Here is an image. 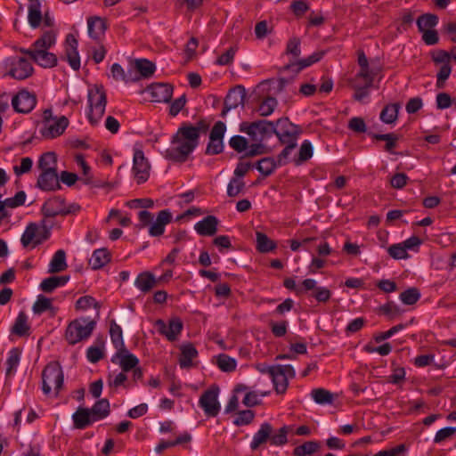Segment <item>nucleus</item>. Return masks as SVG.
Here are the masks:
<instances>
[{"label":"nucleus","instance_id":"obj_50","mask_svg":"<svg viewBox=\"0 0 456 456\" xmlns=\"http://www.w3.org/2000/svg\"><path fill=\"white\" fill-rule=\"evenodd\" d=\"M110 334L112 342L115 346L118 348H124V341L122 338V330L119 325H118L115 321H111Z\"/></svg>","mask_w":456,"mask_h":456},{"label":"nucleus","instance_id":"obj_24","mask_svg":"<svg viewBox=\"0 0 456 456\" xmlns=\"http://www.w3.org/2000/svg\"><path fill=\"white\" fill-rule=\"evenodd\" d=\"M218 221L214 216H208L195 224L196 232L203 236H211L216 232Z\"/></svg>","mask_w":456,"mask_h":456},{"label":"nucleus","instance_id":"obj_15","mask_svg":"<svg viewBox=\"0 0 456 456\" xmlns=\"http://www.w3.org/2000/svg\"><path fill=\"white\" fill-rule=\"evenodd\" d=\"M37 104V97L26 90L20 91L12 99V105L20 113L30 112Z\"/></svg>","mask_w":456,"mask_h":456},{"label":"nucleus","instance_id":"obj_51","mask_svg":"<svg viewBox=\"0 0 456 456\" xmlns=\"http://www.w3.org/2000/svg\"><path fill=\"white\" fill-rule=\"evenodd\" d=\"M216 364L223 371H232L236 368V361L224 354L217 356Z\"/></svg>","mask_w":456,"mask_h":456},{"label":"nucleus","instance_id":"obj_28","mask_svg":"<svg viewBox=\"0 0 456 456\" xmlns=\"http://www.w3.org/2000/svg\"><path fill=\"white\" fill-rule=\"evenodd\" d=\"M73 420L75 428L81 429L96 421L97 418L92 415L89 409L78 408L73 414Z\"/></svg>","mask_w":456,"mask_h":456},{"label":"nucleus","instance_id":"obj_29","mask_svg":"<svg viewBox=\"0 0 456 456\" xmlns=\"http://www.w3.org/2000/svg\"><path fill=\"white\" fill-rule=\"evenodd\" d=\"M273 432V428L269 423L261 425L259 430L255 434L253 441L250 444L252 450L258 449L262 444L270 440V435Z\"/></svg>","mask_w":456,"mask_h":456},{"label":"nucleus","instance_id":"obj_44","mask_svg":"<svg viewBox=\"0 0 456 456\" xmlns=\"http://www.w3.org/2000/svg\"><path fill=\"white\" fill-rule=\"evenodd\" d=\"M320 449V444L314 441H308L304 443L303 444L297 446L294 449V455L296 456H308Z\"/></svg>","mask_w":456,"mask_h":456},{"label":"nucleus","instance_id":"obj_5","mask_svg":"<svg viewBox=\"0 0 456 456\" xmlns=\"http://www.w3.org/2000/svg\"><path fill=\"white\" fill-rule=\"evenodd\" d=\"M96 326L94 320L85 318L72 321L65 331V338L70 345H75L82 340L88 338Z\"/></svg>","mask_w":456,"mask_h":456},{"label":"nucleus","instance_id":"obj_3","mask_svg":"<svg viewBox=\"0 0 456 456\" xmlns=\"http://www.w3.org/2000/svg\"><path fill=\"white\" fill-rule=\"evenodd\" d=\"M55 41V34L53 31H47L33 44L31 49H21L20 52L28 55L38 65L52 68L57 64V57L50 53L49 49Z\"/></svg>","mask_w":456,"mask_h":456},{"label":"nucleus","instance_id":"obj_46","mask_svg":"<svg viewBox=\"0 0 456 456\" xmlns=\"http://www.w3.org/2000/svg\"><path fill=\"white\" fill-rule=\"evenodd\" d=\"M104 341L98 339L96 346H91L87 350V358L91 362H97L103 357Z\"/></svg>","mask_w":456,"mask_h":456},{"label":"nucleus","instance_id":"obj_18","mask_svg":"<svg viewBox=\"0 0 456 456\" xmlns=\"http://www.w3.org/2000/svg\"><path fill=\"white\" fill-rule=\"evenodd\" d=\"M245 96L246 92L243 86H239L232 89L225 97L222 116H225L230 110L238 106H244Z\"/></svg>","mask_w":456,"mask_h":456},{"label":"nucleus","instance_id":"obj_55","mask_svg":"<svg viewBox=\"0 0 456 456\" xmlns=\"http://www.w3.org/2000/svg\"><path fill=\"white\" fill-rule=\"evenodd\" d=\"M373 138L379 141H386L387 143L385 145V149L388 152H392V150L396 146V142L398 140L397 135L395 134H373Z\"/></svg>","mask_w":456,"mask_h":456},{"label":"nucleus","instance_id":"obj_25","mask_svg":"<svg viewBox=\"0 0 456 456\" xmlns=\"http://www.w3.org/2000/svg\"><path fill=\"white\" fill-rule=\"evenodd\" d=\"M37 185L44 191H53L59 188L60 185L57 172H42L38 177Z\"/></svg>","mask_w":456,"mask_h":456},{"label":"nucleus","instance_id":"obj_22","mask_svg":"<svg viewBox=\"0 0 456 456\" xmlns=\"http://www.w3.org/2000/svg\"><path fill=\"white\" fill-rule=\"evenodd\" d=\"M116 357L119 360V365L124 372L137 368L139 362L138 359L125 347L118 349Z\"/></svg>","mask_w":456,"mask_h":456},{"label":"nucleus","instance_id":"obj_31","mask_svg":"<svg viewBox=\"0 0 456 456\" xmlns=\"http://www.w3.org/2000/svg\"><path fill=\"white\" fill-rule=\"evenodd\" d=\"M324 55L323 51L314 53L312 55L307 57L306 59L300 60L297 63L289 64L284 67V69H292L295 72L298 73L302 69L308 67L317 61H319L322 56Z\"/></svg>","mask_w":456,"mask_h":456},{"label":"nucleus","instance_id":"obj_64","mask_svg":"<svg viewBox=\"0 0 456 456\" xmlns=\"http://www.w3.org/2000/svg\"><path fill=\"white\" fill-rule=\"evenodd\" d=\"M408 181V176L404 173H396L390 179V184L395 189L403 188Z\"/></svg>","mask_w":456,"mask_h":456},{"label":"nucleus","instance_id":"obj_56","mask_svg":"<svg viewBox=\"0 0 456 456\" xmlns=\"http://www.w3.org/2000/svg\"><path fill=\"white\" fill-rule=\"evenodd\" d=\"M20 361V351L16 348L10 352L9 357L6 361V376L12 375V371L17 367Z\"/></svg>","mask_w":456,"mask_h":456},{"label":"nucleus","instance_id":"obj_49","mask_svg":"<svg viewBox=\"0 0 456 456\" xmlns=\"http://www.w3.org/2000/svg\"><path fill=\"white\" fill-rule=\"evenodd\" d=\"M277 163L272 158H264L257 163V170L265 176L270 175L275 169Z\"/></svg>","mask_w":456,"mask_h":456},{"label":"nucleus","instance_id":"obj_27","mask_svg":"<svg viewBox=\"0 0 456 456\" xmlns=\"http://www.w3.org/2000/svg\"><path fill=\"white\" fill-rule=\"evenodd\" d=\"M171 214L167 210H162L158 214L156 221L150 227L151 236H159L164 232L165 226L171 221Z\"/></svg>","mask_w":456,"mask_h":456},{"label":"nucleus","instance_id":"obj_9","mask_svg":"<svg viewBox=\"0 0 456 456\" xmlns=\"http://www.w3.org/2000/svg\"><path fill=\"white\" fill-rule=\"evenodd\" d=\"M431 59L436 65H441L439 71L436 75V86L438 88H443L444 86L445 81L451 75L452 67H451V55L449 52L444 50H436L431 52Z\"/></svg>","mask_w":456,"mask_h":456},{"label":"nucleus","instance_id":"obj_39","mask_svg":"<svg viewBox=\"0 0 456 456\" xmlns=\"http://www.w3.org/2000/svg\"><path fill=\"white\" fill-rule=\"evenodd\" d=\"M57 158L54 152L43 154L38 161V167L42 172L56 171Z\"/></svg>","mask_w":456,"mask_h":456},{"label":"nucleus","instance_id":"obj_36","mask_svg":"<svg viewBox=\"0 0 456 456\" xmlns=\"http://www.w3.org/2000/svg\"><path fill=\"white\" fill-rule=\"evenodd\" d=\"M67 266L65 251L62 249L57 250L51 260L49 273L62 272L66 270Z\"/></svg>","mask_w":456,"mask_h":456},{"label":"nucleus","instance_id":"obj_54","mask_svg":"<svg viewBox=\"0 0 456 456\" xmlns=\"http://www.w3.org/2000/svg\"><path fill=\"white\" fill-rule=\"evenodd\" d=\"M387 252L391 257L396 260L406 259L409 257V255L402 243L390 246L387 249Z\"/></svg>","mask_w":456,"mask_h":456},{"label":"nucleus","instance_id":"obj_16","mask_svg":"<svg viewBox=\"0 0 456 456\" xmlns=\"http://www.w3.org/2000/svg\"><path fill=\"white\" fill-rule=\"evenodd\" d=\"M225 125L218 121L213 126L210 135H209V143L207 147L208 154H218L222 152L224 144H223V137L225 132Z\"/></svg>","mask_w":456,"mask_h":456},{"label":"nucleus","instance_id":"obj_4","mask_svg":"<svg viewBox=\"0 0 456 456\" xmlns=\"http://www.w3.org/2000/svg\"><path fill=\"white\" fill-rule=\"evenodd\" d=\"M69 124V121L65 116H53L51 109H45L42 114L40 133L45 139H53L61 136Z\"/></svg>","mask_w":456,"mask_h":456},{"label":"nucleus","instance_id":"obj_20","mask_svg":"<svg viewBox=\"0 0 456 456\" xmlns=\"http://www.w3.org/2000/svg\"><path fill=\"white\" fill-rule=\"evenodd\" d=\"M88 34L95 39H101L107 29V21L104 18L99 16H92L87 19Z\"/></svg>","mask_w":456,"mask_h":456},{"label":"nucleus","instance_id":"obj_2","mask_svg":"<svg viewBox=\"0 0 456 456\" xmlns=\"http://www.w3.org/2000/svg\"><path fill=\"white\" fill-rule=\"evenodd\" d=\"M357 61L360 69L354 77L347 81L351 88L354 90V99L361 102L364 97L368 96L369 89L372 86L373 80L380 69L378 67H371L370 65L362 51H358Z\"/></svg>","mask_w":456,"mask_h":456},{"label":"nucleus","instance_id":"obj_48","mask_svg":"<svg viewBox=\"0 0 456 456\" xmlns=\"http://www.w3.org/2000/svg\"><path fill=\"white\" fill-rule=\"evenodd\" d=\"M245 189V183L239 177H233L231 179L227 186V194L229 197H236L241 193Z\"/></svg>","mask_w":456,"mask_h":456},{"label":"nucleus","instance_id":"obj_63","mask_svg":"<svg viewBox=\"0 0 456 456\" xmlns=\"http://www.w3.org/2000/svg\"><path fill=\"white\" fill-rule=\"evenodd\" d=\"M254 412L250 410H245L239 412L238 417L234 420L236 426L249 424L254 419Z\"/></svg>","mask_w":456,"mask_h":456},{"label":"nucleus","instance_id":"obj_62","mask_svg":"<svg viewBox=\"0 0 456 456\" xmlns=\"http://www.w3.org/2000/svg\"><path fill=\"white\" fill-rule=\"evenodd\" d=\"M237 47H230L225 53L220 55L216 61L218 65H230L232 63Z\"/></svg>","mask_w":456,"mask_h":456},{"label":"nucleus","instance_id":"obj_34","mask_svg":"<svg viewBox=\"0 0 456 456\" xmlns=\"http://www.w3.org/2000/svg\"><path fill=\"white\" fill-rule=\"evenodd\" d=\"M110 260V256L107 249L100 248L94 251L89 260V265L93 269L97 270L103 267Z\"/></svg>","mask_w":456,"mask_h":456},{"label":"nucleus","instance_id":"obj_41","mask_svg":"<svg viewBox=\"0 0 456 456\" xmlns=\"http://www.w3.org/2000/svg\"><path fill=\"white\" fill-rule=\"evenodd\" d=\"M28 317L23 312H20L15 320L12 331L18 336H24L28 335Z\"/></svg>","mask_w":456,"mask_h":456},{"label":"nucleus","instance_id":"obj_59","mask_svg":"<svg viewBox=\"0 0 456 456\" xmlns=\"http://www.w3.org/2000/svg\"><path fill=\"white\" fill-rule=\"evenodd\" d=\"M288 427L281 428L277 434L270 435V442L273 445H282L287 443Z\"/></svg>","mask_w":456,"mask_h":456},{"label":"nucleus","instance_id":"obj_1","mask_svg":"<svg viewBox=\"0 0 456 456\" xmlns=\"http://www.w3.org/2000/svg\"><path fill=\"white\" fill-rule=\"evenodd\" d=\"M207 126L200 122L197 126H183L174 136L171 147L167 150L166 157L169 159L183 162L198 144L200 132L206 131Z\"/></svg>","mask_w":456,"mask_h":456},{"label":"nucleus","instance_id":"obj_10","mask_svg":"<svg viewBox=\"0 0 456 456\" xmlns=\"http://www.w3.org/2000/svg\"><path fill=\"white\" fill-rule=\"evenodd\" d=\"M273 133L279 137L282 143H297L300 129L290 123L288 118H281L274 124Z\"/></svg>","mask_w":456,"mask_h":456},{"label":"nucleus","instance_id":"obj_23","mask_svg":"<svg viewBox=\"0 0 456 456\" xmlns=\"http://www.w3.org/2000/svg\"><path fill=\"white\" fill-rule=\"evenodd\" d=\"M42 211L44 216L46 217H53L68 213V211L64 209L63 200L60 198H53L47 200L44 204Z\"/></svg>","mask_w":456,"mask_h":456},{"label":"nucleus","instance_id":"obj_30","mask_svg":"<svg viewBox=\"0 0 456 456\" xmlns=\"http://www.w3.org/2000/svg\"><path fill=\"white\" fill-rule=\"evenodd\" d=\"M158 281L151 273L143 272L137 276L135 285L141 291L147 293L157 286Z\"/></svg>","mask_w":456,"mask_h":456},{"label":"nucleus","instance_id":"obj_26","mask_svg":"<svg viewBox=\"0 0 456 456\" xmlns=\"http://www.w3.org/2000/svg\"><path fill=\"white\" fill-rule=\"evenodd\" d=\"M267 374L272 378L276 392L279 394L284 393L288 387L289 382L283 373L276 370L274 366H269L267 368Z\"/></svg>","mask_w":456,"mask_h":456},{"label":"nucleus","instance_id":"obj_35","mask_svg":"<svg viewBox=\"0 0 456 456\" xmlns=\"http://www.w3.org/2000/svg\"><path fill=\"white\" fill-rule=\"evenodd\" d=\"M28 20L31 27L37 28L43 20L39 1L31 2L28 6Z\"/></svg>","mask_w":456,"mask_h":456},{"label":"nucleus","instance_id":"obj_58","mask_svg":"<svg viewBox=\"0 0 456 456\" xmlns=\"http://www.w3.org/2000/svg\"><path fill=\"white\" fill-rule=\"evenodd\" d=\"M52 308V300L44 296H39L37 302L33 305V311L36 314H41Z\"/></svg>","mask_w":456,"mask_h":456},{"label":"nucleus","instance_id":"obj_11","mask_svg":"<svg viewBox=\"0 0 456 456\" xmlns=\"http://www.w3.org/2000/svg\"><path fill=\"white\" fill-rule=\"evenodd\" d=\"M49 228L46 226L45 221L41 226L36 224H30L21 237L23 246L27 247L29 244L37 245L49 236Z\"/></svg>","mask_w":456,"mask_h":456},{"label":"nucleus","instance_id":"obj_6","mask_svg":"<svg viewBox=\"0 0 456 456\" xmlns=\"http://www.w3.org/2000/svg\"><path fill=\"white\" fill-rule=\"evenodd\" d=\"M43 392L49 395L52 391L53 395L57 396L63 386V372L61 365L56 362L49 363L42 374Z\"/></svg>","mask_w":456,"mask_h":456},{"label":"nucleus","instance_id":"obj_37","mask_svg":"<svg viewBox=\"0 0 456 456\" xmlns=\"http://www.w3.org/2000/svg\"><path fill=\"white\" fill-rule=\"evenodd\" d=\"M400 108L398 102L386 105L380 113V119L386 124L394 123L397 119Z\"/></svg>","mask_w":456,"mask_h":456},{"label":"nucleus","instance_id":"obj_40","mask_svg":"<svg viewBox=\"0 0 456 456\" xmlns=\"http://www.w3.org/2000/svg\"><path fill=\"white\" fill-rule=\"evenodd\" d=\"M256 248L261 253H266L275 248L276 244L273 240L269 239L265 233L256 232Z\"/></svg>","mask_w":456,"mask_h":456},{"label":"nucleus","instance_id":"obj_17","mask_svg":"<svg viewBox=\"0 0 456 456\" xmlns=\"http://www.w3.org/2000/svg\"><path fill=\"white\" fill-rule=\"evenodd\" d=\"M155 327L158 331L164 335L168 340L174 341L183 329V322L177 317L172 318L168 324L162 320H157Z\"/></svg>","mask_w":456,"mask_h":456},{"label":"nucleus","instance_id":"obj_61","mask_svg":"<svg viewBox=\"0 0 456 456\" xmlns=\"http://www.w3.org/2000/svg\"><path fill=\"white\" fill-rule=\"evenodd\" d=\"M92 305H94L97 309L100 308L99 303L96 302L95 299L90 296L82 297L78 298V300L76 303V307L77 309L79 310H86Z\"/></svg>","mask_w":456,"mask_h":456},{"label":"nucleus","instance_id":"obj_57","mask_svg":"<svg viewBox=\"0 0 456 456\" xmlns=\"http://www.w3.org/2000/svg\"><path fill=\"white\" fill-rule=\"evenodd\" d=\"M300 45V38L297 37H291L287 44L286 53L291 54L295 58L299 57V55L301 54Z\"/></svg>","mask_w":456,"mask_h":456},{"label":"nucleus","instance_id":"obj_60","mask_svg":"<svg viewBox=\"0 0 456 456\" xmlns=\"http://www.w3.org/2000/svg\"><path fill=\"white\" fill-rule=\"evenodd\" d=\"M290 9L297 17H301L309 10V5L305 0H296L291 3Z\"/></svg>","mask_w":456,"mask_h":456},{"label":"nucleus","instance_id":"obj_52","mask_svg":"<svg viewBox=\"0 0 456 456\" xmlns=\"http://www.w3.org/2000/svg\"><path fill=\"white\" fill-rule=\"evenodd\" d=\"M420 297L419 291L416 288H410L400 294V299L405 305H413Z\"/></svg>","mask_w":456,"mask_h":456},{"label":"nucleus","instance_id":"obj_43","mask_svg":"<svg viewBox=\"0 0 456 456\" xmlns=\"http://www.w3.org/2000/svg\"><path fill=\"white\" fill-rule=\"evenodd\" d=\"M92 415L98 419L107 417L110 413V403L107 399H102L95 403L90 410Z\"/></svg>","mask_w":456,"mask_h":456},{"label":"nucleus","instance_id":"obj_7","mask_svg":"<svg viewBox=\"0 0 456 456\" xmlns=\"http://www.w3.org/2000/svg\"><path fill=\"white\" fill-rule=\"evenodd\" d=\"M88 102L90 111L88 114L89 121L92 125H96L103 117L107 98L102 86H94L88 91Z\"/></svg>","mask_w":456,"mask_h":456},{"label":"nucleus","instance_id":"obj_32","mask_svg":"<svg viewBox=\"0 0 456 456\" xmlns=\"http://www.w3.org/2000/svg\"><path fill=\"white\" fill-rule=\"evenodd\" d=\"M181 356L179 363L182 368H189L192 365V359L197 356V350L191 344L183 345L180 347Z\"/></svg>","mask_w":456,"mask_h":456},{"label":"nucleus","instance_id":"obj_47","mask_svg":"<svg viewBox=\"0 0 456 456\" xmlns=\"http://www.w3.org/2000/svg\"><path fill=\"white\" fill-rule=\"evenodd\" d=\"M135 69L140 72V74L142 77H149L154 73L155 65L146 59L136 60Z\"/></svg>","mask_w":456,"mask_h":456},{"label":"nucleus","instance_id":"obj_8","mask_svg":"<svg viewBox=\"0 0 456 456\" xmlns=\"http://www.w3.org/2000/svg\"><path fill=\"white\" fill-rule=\"evenodd\" d=\"M5 69L7 76L18 80L26 79L34 72L30 61L23 56L8 58L5 62Z\"/></svg>","mask_w":456,"mask_h":456},{"label":"nucleus","instance_id":"obj_21","mask_svg":"<svg viewBox=\"0 0 456 456\" xmlns=\"http://www.w3.org/2000/svg\"><path fill=\"white\" fill-rule=\"evenodd\" d=\"M149 91L153 101L157 102H167L171 100L173 94V87L169 84L152 85Z\"/></svg>","mask_w":456,"mask_h":456},{"label":"nucleus","instance_id":"obj_53","mask_svg":"<svg viewBox=\"0 0 456 456\" xmlns=\"http://www.w3.org/2000/svg\"><path fill=\"white\" fill-rule=\"evenodd\" d=\"M276 106H277L276 99L273 98V97H267L259 105L258 111L261 116L266 117V116L271 115L273 112Z\"/></svg>","mask_w":456,"mask_h":456},{"label":"nucleus","instance_id":"obj_12","mask_svg":"<svg viewBox=\"0 0 456 456\" xmlns=\"http://www.w3.org/2000/svg\"><path fill=\"white\" fill-rule=\"evenodd\" d=\"M151 165L142 151L135 150L134 154L133 173L137 183H145L150 177Z\"/></svg>","mask_w":456,"mask_h":456},{"label":"nucleus","instance_id":"obj_14","mask_svg":"<svg viewBox=\"0 0 456 456\" xmlns=\"http://www.w3.org/2000/svg\"><path fill=\"white\" fill-rule=\"evenodd\" d=\"M218 392V387H210L200 398V404L208 416L215 417L220 411V404L217 400Z\"/></svg>","mask_w":456,"mask_h":456},{"label":"nucleus","instance_id":"obj_33","mask_svg":"<svg viewBox=\"0 0 456 456\" xmlns=\"http://www.w3.org/2000/svg\"><path fill=\"white\" fill-rule=\"evenodd\" d=\"M26 194L24 191H18L14 197L8 198L2 201V219L8 216L6 208H14L25 203Z\"/></svg>","mask_w":456,"mask_h":456},{"label":"nucleus","instance_id":"obj_19","mask_svg":"<svg viewBox=\"0 0 456 456\" xmlns=\"http://www.w3.org/2000/svg\"><path fill=\"white\" fill-rule=\"evenodd\" d=\"M66 56L70 67L77 70L80 68V58L77 52V40L73 35L66 38Z\"/></svg>","mask_w":456,"mask_h":456},{"label":"nucleus","instance_id":"obj_38","mask_svg":"<svg viewBox=\"0 0 456 456\" xmlns=\"http://www.w3.org/2000/svg\"><path fill=\"white\" fill-rule=\"evenodd\" d=\"M69 281L68 276L49 277L40 284V289L46 293L52 292L55 288L64 285Z\"/></svg>","mask_w":456,"mask_h":456},{"label":"nucleus","instance_id":"obj_42","mask_svg":"<svg viewBox=\"0 0 456 456\" xmlns=\"http://www.w3.org/2000/svg\"><path fill=\"white\" fill-rule=\"evenodd\" d=\"M311 395L315 403L319 404L332 403L335 395L324 388H315L311 392Z\"/></svg>","mask_w":456,"mask_h":456},{"label":"nucleus","instance_id":"obj_13","mask_svg":"<svg viewBox=\"0 0 456 456\" xmlns=\"http://www.w3.org/2000/svg\"><path fill=\"white\" fill-rule=\"evenodd\" d=\"M274 124L266 120H258L250 124H243L241 130L251 136L254 141H262L270 133H273Z\"/></svg>","mask_w":456,"mask_h":456},{"label":"nucleus","instance_id":"obj_45","mask_svg":"<svg viewBox=\"0 0 456 456\" xmlns=\"http://www.w3.org/2000/svg\"><path fill=\"white\" fill-rule=\"evenodd\" d=\"M438 22V17L435 14L427 13L419 17L417 20V25L419 31L431 29Z\"/></svg>","mask_w":456,"mask_h":456}]
</instances>
